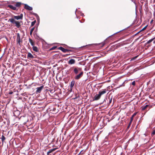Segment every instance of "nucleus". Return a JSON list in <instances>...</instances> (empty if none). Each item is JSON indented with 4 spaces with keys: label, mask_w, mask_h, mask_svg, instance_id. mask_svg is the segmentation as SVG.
<instances>
[{
    "label": "nucleus",
    "mask_w": 155,
    "mask_h": 155,
    "mask_svg": "<svg viewBox=\"0 0 155 155\" xmlns=\"http://www.w3.org/2000/svg\"><path fill=\"white\" fill-rule=\"evenodd\" d=\"M59 49L61 50L62 51L64 52H66L68 51V50L65 49L62 47H59Z\"/></svg>",
    "instance_id": "9b49d317"
},
{
    "label": "nucleus",
    "mask_w": 155,
    "mask_h": 155,
    "mask_svg": "<svg viewBox=\"0 0 155 155\" xmlns=\"http://www.w3.org/2000/svg\"><path fill=\"white\" fill-rule=\"evenodd\" d=\"M14 19H16L17 20H21L23 19V15L22 14H21L20 15L18 16H14Z\"/></svg>",
    "instance_id": "20e7f679"
},
{
    "label": "nucleus",
    "mask_w": 155,
    "mask_h": 155,
    "mask_svg": "<svg viewBox=\"0 0 155 155\" xmlns=\"http://www.w3.org/2000/svg\"><path fill=\"white\" fill-rule=\"evenodd\" d=\"M8 22H11L13 24H15V26L18 28H20L21 26V23H22L21 21H16L13 18L9 19L8 20Z\"/></svg>",
    "instance_id": "f257e3e1"
},
{
    "label": "nucleus",
    "mask_w": 155,
    "mask_h": 155,
    "mask_svg": "<svg viewBox=\"0 0 155 155\" xmlns=\"http://www.w3.org/2000/svg\"><path fill=\"white\" fill-rule=\"evenodd\" d=\"M155 134V130H153V131L152 134H151V136H153Z\"/></svg>",
    "instance_id": "bb28decb"
},
{
    "label": "nucleus",
    "mask_w": 155,
    "mask_h": 155,
    "mask_svg": "<svg viewBox=\"0 0 155 155\" xmlns=\"http://www.w3.org/2000/svg\"><path fill=\"white\" fill-rule=\"evenodd\" d=\"M7 7L15 11H17L18 10V8H17L15 6H13L12 5H8L7 6Z\"/></svg>",
    "instance_id": "0eeeda50"
},
{
    "label": "nucleus",
    "mask_w": 155,
    "mask_h": 155,
    "mask_svg": "<svg viewBox=\"0 0 155 155\" xmlns=\"http://www.w3.org/2000/svg\"><path fill=\"white\" fill-rule=\"evenodd\" d=\"M17 39H20V34L18 33L17 34Z\"/></svg>",
    "instance_id": "393cba45"
},
{
    "label": "nucleus",
    "mask_w": 155,
    "mask_h": 155,
    "mask_svg": "<svg viewBox=\"0 0 155 155\" xmlns=\"http://www.w3.org/2000/svg\"><path fill=\"white\" fill-rule=\"evenodd\" d=\"M148 26V25H146L143 28H142L140 31V32L141 31H144V30H145V29H146V28H147V27Z\"/></svg>",
    "instance_id": "5701e85b"
},
{
    "label": "nucleus",
    "mask_w": 155,
    "mask_h": 155,
    "mask_svg": "<svg viewBox=\"0 0 155 155\" xmlns=\"http://www.w3.org/2000/svg\"><path fill=\"white\" fill-rule=\"evenodd\" d=\"M24 8L27 10H28L29 11H31L32 10V8L28 5L27 4L25 5V7Z\"/></svg>",
    "instance_id": "1a4fd4ad"
},
{
    "label": "nucleus",
    "mask_w": 155,
    "mask_h": 155,
    "mask_svg": "<svg viewBox=\"0 0 155 155\" xmlns=\"http://www.w3.org/2000/svg\"><path fill=\"white\" fill-rule=\"evenodd\" d=\"M5 138L4 136L2 135V142H3L5 140Z\"/></svg>",
    "instance_id": "4be33fe9"
},
{
    "label": "nucleus",
    "mask_w": 155,
    "mask_h": 155,
    "mask_svg": "<svg viewBox=\"0 0 155 155\" xmlns=\"http://www.w3.org/2000/svg\"><path fill=\"white\" fill-rule=\"evenodd\" d=\"M116 35H117V33H116L115 34H114L113 35H111L110 36L108 37L115 38H116L117 37V36H116Z\"/></svg>",
    "instance_id": "f3484780"
},
{
    "label": "nucleus",
    "mask_w": 155,
    "mask_h": 155,
    "mask_svg": "<svg viewBox=\"0 0 155 155\" xmlns=\"http://www.w3.org/2000/svg\"><path fill=\"white\" fill-rule=\"evenodd\" d=\"M44 87L43 86H42L40 87H37L36 88V93H40L41 91L42 90V89Z\"/></svg>",
    "instance_id": "423d86ee"
},
{
    "label": "nucleus",
    "mask_w": 155,
    "mask_h": 155,
    "mask_svg": "<svg viewBox=\"0 0 155 155\" xmlns=\"http://www.w3.org/2000/svg\"><path fill=\"white\" fill-rule=\"evenodd\" d=\"M56 150L55 148L53 149H52L50 150L47 153V155H48L50 153H51L53 152L54 151Z\"/></svg>",
    "instance_id": "ddd939ff"
},
{
    "label": "nucleus",
    "mask_w": 155,
    "mask_h": 155,
    "mask_svg": "<svg viewBox=\"0 0 155 155\" xmlns=\"http://www.w3.org/2000/svg\"><path fill=\"white\" fill-rule=\"evenodd\" d=\"M33 50V51H35L36 52H38V48L36 46H33L32 47Z\"/></svg>",
    "instance_id": "4468645a"
},
{
    "label": "nucleus",
    "mask_w": 155,
    "mask_h": 155,
    "mask_svg": "<svg viewBox=\"0 0 155 155\" xmlns=\"http://www.w3.org/2000/svg\"><path fill=\"white\" fill-rule=\"evenodd\" d=\"M13 93V92H10L9 93V94H12Z\"/></svg>",
    "instance_id": "72a5a7b5"
},
{
    "label": "nucleus",
    "mask_w": 155,
    "mask_h": 155,
    "mask_svg": "<svg viewBox=\"0 0 155 155\" xmlns=\"http://www.w3.org/2000/svg\"><path fill=\"white\" fill-rule=\"evenodd\" d=\"M148 106H149V105H146L145 106H142L141 107L142 110H145L147 108V107H148Z\"/></svg>",
    "instance_id": "2eb2a0df"
},
{
    "label": "nucleus",
    "mask_w": 155,
    "mask_h": 155,
    "mask_svg": "<svg viewBox=\"0 0 155 155\" xmlns=\"http://www.w3.org/2000/svg\"><path fill=\"white\" fill-rule=\"evenodd\" d=\"M57 47V46H54L52 47L51 48V50H53L55 49Z\"/></svg>",
    "instance_id": "a878e982"
},
{
    "label": "nucleus",
    "mask_w": 155,
    "mask_h": 155,
    "mask_svg": "<svg viewBox=\"0 0 155 155\" xmlns=\"http://www.w3.org/2000/svg\"><path fill=\"white\" fill-rule=\"evenodd\" d=\"M15 3V6L17 8H19L21 7L22 3L21 2H12L11 3L13 4Z\"/></svg>",
    "instance_id": "39448f33"
},
{
    "label": "nucleus",
    "mask_w": 155,
    "mask_h": 155,
    "mask_svg": "<svg viewBox=\"0 0 155 155\" xmlns=\"http://www.w3.org/2000/svg\"><path fill=\"white\" fill-rule=\"evenodd\" d=\"M83 74V72H81L79 74L77 75L75 77V79L78 80L82 76Z\"/></svg>",
    "instance_id": "6e6552de"
},
{
    "label": "nucleus",
    "mask_w": 155,
    "mask_h": 155,
    "mask_svg": "<svg viewBox=\"0 0 155 155\" xmlns=\"http://www.w3.org/2000/svg\"><path fill=\"white\" fill-rule=\"evenodd\" d=\"M74 84V81H72L71 82L70 84V88L72 89V87H73Z\"/></svg>",
    "instance_id": "a211bd4d"
},
{
    "label": "nucleus",
    "mask_w": 155,
    "mask_h": 155,
    "mask_svg": "<svg viewBox=\"0 0 155 155\" xmlns=\"http://www.w3.org/2000/svg\"><path fill=\"white\" fill-rule=\"evenodd\" d=\"M137 114L136 113H134L132 116L131 118H132V119H133V117L136 115Z\"/></svg>",
    "instance_id": "cd10ccee"
},
{
    "label": "nucleus",
    "mask_w": 155,
    "mask_h": 155,
    "mask_svg": "<svg viewBox=\"0 0 155 155\" xmlns=\"http://www.w3.org/2000/svg\"><path fill=\"white\" fill-rule=\"evenodd\" d=\"M29 42L30 43L31 45L33 46L35 45V43L33 41L32 39H29Z\"/></svg>",
    "instance_id": "dca6fc26"
},
{
    "label": "nucleus",
    "mask_w": 155,
    "mask_h": 155,
    "mask_svg": "<svg viewBox=\"0 0 155 155\" xmlns=\"http://www.w3.org/2000/svg\"><path fill=\"white\" fill-rule=\"evenodd\" d=\"M133 119H132V118H131V120H130V121L129 123V125L128 126V127H129L130 126V125H131V123L132 122L133 120Z\"/></svg>",
    "instance_id": "412c9836"
},
{
    "label": "nucleus",
    "mask_w": 155,
    "mask_h": 155,
    "mask_svg": "<svg viewBox=\"0 0 155 155\" xmlns=\"http://www.w3.org/2000/svg\"><path fill=\"white\" fill-rule=\"evenodd\" d=\"M36 22V21L35 20L34 21L31 22V27L33 26H34Z\"/></svg>",
    "instance_id": "aec40b11"
},
{
    "label": "nucleus",
    "mask_w": 155,
    "mask_h": 155,
    "mask_svg": "<svg viewBox=\"0 0 155 155\" xmlns=\"http://www.w3.org/2000/svg\"><path fill=\"white\" fill-rule=\"evenodd\" d=\"M17 43H18L19 45H20V43L22 42V39H17Z\"/></svg>",
    "instance_id": "6ab92c4d"
},
{
    "label": "nucleus",
    "mask_w": 155,
    "mask_h": 155,
    "mask_svg": "<svg viewBox=\"0 0 155 155\" xmlns=\"http://www.w3.org/2000/svg\"><path fill=\"white\" fill-rule=\"evenodd\" d=\"M153 39H150L148 41H147V43H150L152 41Z\"/></svg>",
    "instance_id": "c85d7f7f"
},
{
    "label": "nucleus",
    "mask_w": 155,
    "mask_h": 155,
    "mask_svg": "<svg viewBox=\"0 0 155 155\" xmlns=\"http://www.w3.org/2000/svg\"><path fill=\"white\" fill-rule=\"evenodd\" d=\"M109 104H110L111 103V101H112V98H110V97H109Z\"/></svg>",
    "instance_id": "c756f323"
},
{
    "label": "nucleus",
    "mask_w": 155,
    "mask_h": 155,
    "mask_svg": "<svg viewBox=\"0 0 155 155\" xmlns=\"http://www.w3.org/2000/svg\"><path fill=\"white\" fill-rule=\"evenodd\" d=\"M153 39H155V37L153 38Z\"/></svg>",
    "instance_id": "e433bc0d"
},
{
    "label": "nucleus",
    "mask_w": 155,
    "mask_h": 155,
    "mask_svg": "<svg viewBox=\"0 0 155 155\" xmlns=\"http://www.w3.org/2000/svg\"><path fill=\"white\" fill-rule=\"evenodd\" d=\"M27 57L28 58H34V56L30 53H28V54Z\"/></svg>",
    "instance_id": "f8f14e48"
},
{
    "label": "nucleus",
    "mask_w": 155,
    "mask_h": 155,
    "mask_svg": "<svg viewBox=\"0 0 155 155\" xmlns=\"http://www.w3.org/2000/svg\"><path fill=\"white\" fill-rule=\"evenodd\" d=\"M34 29H35V28H32L31 30V31H30V34L31 35L32 34V33L33 32V31H34Z\"/></svg>",
    "instance_id": "b1692460"
},
{
    "label": "nucleus",
    "mask_w": 155,
    "mask_h": 155,
    "mask_svg": "<svg viewBox=\"0 0 155 155\" xmlns=\"http://www.w3.org/2000/svg\"><path fill=\"white\" fill-rule=\"evenodd\" d=\"M73 69L74 72L76 74H77L78 73L79 71L81 70L80 68L77 67H73L71 68V69Z\"/></svg>",
    "instance_id": "7ed1b4c3"
},
{
    "label": "nucleus",
    "mask_w": 155,
    "mask_h": 155,
    "mask_svg": "<svg viewBox=\"0 0 155 155\" xmlns=\"http://www.w3.org/2000/svg\"><path fill=\"white\" fill-rule=\"evenodd\" d=\"M75 63V60L74 59H71L68 61V63L70 64H74Z\"/></svg>",
    "instance_id": "9d476101"
},
{
    "label": "nucleus",
    "mask_w": 155,
    "mask_h": 155,
    "mask_svg": "<svg viewBox=\"0 0 155 155\" xmlns=\"http://www.w3.org/2000/svg\"><path fill=\"white\" fill-rule=\"evenodd\" d=\"M153 20H152L151 21H150V23H151L153 22Z\"/></svg>",
    "instance_id": "c9c22d12"
},
{
    "label": "nucleus",
    "mask_w": 155,
    "mask_h": 155,
    "mask_svg": "<svg viewBox=\"0 0 155 155\" xmlns=\"http://www.w3.org/2000/svg\"><path fill=\"white\" fill-rule=\"evenodd\" d=\"M101 44L102 45V46H103L105 44L103 42L101 43Z\"/></svg>",
    "instance_id": "473e14b6"
},
{
    "label": "nucleus",
    "mask_w": 155,
    "mask_h": 155,
    "mask_svg": "<svg viewBox=\"0 0 155 155\" xmlns=\"http://www.w3.org/2000/svg\"><path fill=\"white\" fill-rule=\"evenodd\" d=\"M34 15L36 16H37L38 17H38V15L36 14V13H33V14Z\"/></svg>",
    "instance_id": "7c9ffc66"
},
{
    "label": "nucleus",
    "mask_w": 155,
    "mask_h": 155,
    "mask_svg": "<svg viewBox=\"0 0 155 155\" xmlns=\"http://www.w3.org/2000/svg\"><path fill=\"white\" fill-rule=\"evenodd\" d=\"M137 56H136L134 58H133V59H135L136 58H137Z\"/></svg>",
    "instance_id": "f704fd0d"
},
{
    "label": "nucleus",
    "mask_w": 155,
    "mask_h": 155,
    "mask_svg": "<svg viewBox=\"0 0 155 155\" xmlns=\"http://www.w3.org/2000/svg\"><path fill=\"white\" fill-rule=\"evenodd\" d=\"M106 93V90L105 89H104L103 91H100L98 94H96L93 97L94 101H97L99 100L101 95L105 94Z\"/></svg>",
    "instance_id": "f03ea898"
},
{
    "label": "nucleus",
    "mask_w": 155,
    "mask_h": 155,
    "mask_svg": "<svg viewBox=\"0 0 155 155\" xmlns=\"http://www.w3.org/2000/svg\"><path fill=\"white\" fill-rule=\"evenodd\" d=\"M135 83L134 81L132 83V84L134 85H135Z\"/></svg>",
    "instance_id": "2f4dec72"
}]
</instances>
